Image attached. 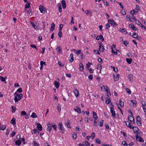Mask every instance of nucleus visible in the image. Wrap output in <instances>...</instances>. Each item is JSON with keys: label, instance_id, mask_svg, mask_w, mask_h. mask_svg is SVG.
Returning <instances> with one entry per match:
<instances>
[{"label": "nucleus", "instance_id": "obj_1", "mask_svg": "<svg viewBox=\"0 0 146 146\" xmlns=\"http://www.w3.org/2000/svg\"><path fill=\"white\" fill-rule=\"evenodd\" d=\"M15 94H16V96H15L14 99L15 102H17L18 101L21 100L23 98V94H17L16 92L15 93Z\"/></svg>", "mask_w": 146, "mask_h": 146}, {"label": "nucleus", "instance_id": "obj_2", "mask_svg": "<svg viewBox=\"0 0 146 146\" xmlns=\"http://www.w3.org/2000/svg\"><path fill=\"white\" fill-rule=\"evenodd\" d=\"M141 120V119L140 117L137 116L136 117V123L137 125L139 126H141L142 125Z\"/></svg>", "mask_w": 146, "mask_h": 146}, {"label": "nucleus", "instance_id": "obj_3", "mask_svg": "<svg viewBox=\"0 0 146 146\" xmlns=\"http://www.w3.org/2000/svg\"><path fill=\"white\" fill-rule=\"evenodd\" d=\"M128 119L131 122H133V123H135V119L133 117L131 116H129L128 117Z\"/></svg>", "mask_w": 146, "mask_h": 146}, {"label": "nucleus", "instance_id": "obj_4", "mask_svg": "<svg viewBox=\"0 0 146 146\" xmlns=\"http://www.w3.org/2000/svg\"><path fill=\"white\" fill-rule=\"evenodd\" d=\"M47 126L48 128L47 130V131H50L52 128V124L51 122H49L48 123V124Z\"/></svg>", "mask_w": 146, "mask_h": 146}, {"label": "nucleus", "instance_id": "obj_5", "mask_svg": "<svg viewBox=\"0 0 146 146\" xmlns=\"http://www.w3.org/2000/svg\"><path fill=\"white\" fill-rule=\"evenodd\" d=\"M110 112L111 113L113 117L115 116V112L114 111V109L113 107H111L110 108Z\"/></svg>", "mask_w": 146, "mask_h": 146}, {"label": "nucleus", "instance_id": "obj_6", "mask_svg": "<svg viewBox=\"0 0 146 146\" xmlns=\"http://www.w3.org/2000/svg\"><path fill=\"white\" fill-rule=\"evenodd\" d=\"M108 22L109 23H110L111 25H117V24L113 20H110V19H108Z\"/></svg>", "mask_w": 146, "mask_h": 146}, {"label": "nucleus", "instance_id": "obj_7", "mask_svg": "<svg viewBox=\"0 0 146 146\" xmlns=\"http://www.w3.org/2000/svg\"><path fill=\"white\" fill-rule=\"evenodd\" d=\"M63 127L62 123L61 122H59L58 125V128L59 129L61 130L62 132L63 133L64 132V130L62 129V127Z\"/></svg>", "mask_w": 146, "mask_h": 146}, {"label": "nucleus", "instance_id": "obj_8", "mask_svg": "<svg viewBox=\"0 0 146 146\" xmlns=\"http://www.w3.org/2000/svg\"><path fill=\"white\" fill-rule=\"evenodd\" d=\"M115 45L114 44H113L112 47L111 48V52L112 53H113L114 54H115V55H117V51H115L113 49V48H115Z\"/></svg>", "mask_w": 146, "mask_h": 146}, {"label": "nucleus", "instance_id": "obj_9", "mask_svg": "<svg viewBox=\"0 0 146 146\" xmlns=\"http://www.w3.org/2000/svg\"><path fill=\"white\" fill-rule=\"evenodd\" d=\"M129 26L130 28H131V29L134 31H135L137 30L136 28L133 25L130 24L129 25Z\"/></svg>", "mask_w": 146, "mask_h": 146}, {"label": "nucleus", "instance_id": "obj_10", "mask_svg": "<svg viewBox=\"0 0 146 146\" xmlns=\"http://www.w3.org/2000/svg\"><path fill=\"white\" fill-rule=\"evenodd\" d=\"M79 70L81 71H83L84 70V66L82 63H80L79 64Z\"/></svg>", "mask_w": 146, "mask_h": 146}, {"label": "nucleus", "instance_id": "obj_11", "mask_svg": "<svg viewBox=\"0 0 146 146\" xmlns=\"http://www.w3.org/2000/svg\"><path fill=\"white\" fill-rule=\"evenodd\" d=\"M10 122L13 125H16V119L13 117L11 120Z\"/></svg>", "mask_w": 146, "mask_h": 146}, {"label": "nucleus", "instance_id": "obj_12", "mask_svg": "<svg viewBox=\"0 0 146 146\" xmlns=\"http://www.w3.org/2000/svg\"><path fill=\"white\" fill-rule=\"evenodd\" d=\"M113 75L114 77V80L115 81H116L118 80L119 78V74H118L116 75V74H114Z\"/></svg>", "mask_w": 146, "mask_h": 146}, {"label": "nucleus", "instance_id": "obj_13", "mask_svg": "<svg viewBox=\"0 0 146 146\" xmlns=\"http://www.w3.org/2000/svg\"><path fill=\"white\" fill-rule=\"evenodd\" d=\"M124 122L125 123L127 127H128L130 129L132 128L133 126L131 125L130 123L128 122H127L125 121H124Z\"/></svg>", "mask_w": 146, "mask_h": 146}, {"label": "nucleus", "instance_id": "obj_14", "mask_svg": "<svg viewBox=\"0 0 146 146\" xmlns=\"http://www.w3.org/2000/svg\"><path fill=\"white\" fill-rule=\"evenodd\" d=\"M54 84L56 88H58L59 87V83L58 82L56 81H54Z\"/></svg>", "mask_w": 146, "mask_h": 146}, {"label": "nucleus", "instance_id": "obj_15", "mask_svg": "<svg viewBox=\"0 0 146 146\" xmlns=\"http://www.w3.org/2000/svg\"><path fill=\"white\" fill-rule=\"evenodd\" d=\"M133 130V131L135 133H138V131H139V129L136 127H132V128Z\"/></svg>", "mask_w": 146, "mask_h": 146}, {"label": "nucleus", "instance_id": "obj_16", "mask_svg": "<svg viewBox=\"0 0 146 146\" xmlns=\"http://www.w3.org/2000/svg\"><path fill=\"white\" fill-rule=\"evenodd\" d=\"M74 93L76 97H78L79 95V92L77 89H75L74 91Z\"/></svg>", "mask_w": 146, "mask_h": 146}, {"label": "nucleus", "instance_id": "obj_17", "mask_svg": "<svg viewBox=\"0 0 146 146\" xmlns=\"http://www.w3.org/2000/svg\"><path fill=\"white\" fill-rule=\"evenodd\" d=\"M21 141L20 140L18 139L15 141V144L16 145L19 146L21 143Z\"/></svg>", "mask_w": 146, "mask_h": 146}, {"label": "nucleus", "instance_id": "obj_18", "mask_svg": "<svg viewBox=\"0 0 146 146\" xmlns=\"http://www.w3.org/2000/svg\"><path fill=\"white\" fill-rule=\"evenodd\" d=\"M128 78L131 82L133 81V76L132 74H129Z\"/></svg>", "mask_w": 146, "mask_h": 146}, {"label": "nucleus", "instance_id": "obj_19", "mask_svg": "<svg viewBox=\"0 0 146 146\" xmlns=\"http://www.w3.org/2000/svg\"><path fill=\"white\" fill-rule=\"evenodd\" d=\"M44 7L43 5H40L39 7V9L41 13H43Z\"/></svg>", "mask_w": 146, "mask_h": 146}, {"label": "nucleus", "instance_id": "obj_20", "mask_svg": "<svg viewBox=\"0 0 146 146\" xmlns=\"http://www.w3.org/2000/svg\"><path fill=\"white\" fill-rule=\"evenodd\" d=\"M84 146H90V144L87 141H85L83 142L82 143Z\"/></svg>", "mask_w": 146, "mask_h": 146}, {"label": "nucleus", "instance_id": "obj_21", "mask_svg": "<svg viewBox=\"0 0 146 146\" xmlns=\"http://www.w3.org/2000/svg\"><path fill=\"white\" fill-rule=\"evenodd\" d=\"M37 127L39 131H41L42 130V127L40 123H38L37 125Z\"/></svg>", "mask_w": 146, "mask_h": 146}, {"label": "nucleus", "instance_id": "obj_22", "mask_svg": "<svg viewBox=\"0 0 146 146\" xmlns=\"http://www.w3.org/2000/svg\"><path fill=\"white\" fill-rule=\"evenodd\" d=\"M43 64L45 65H46L45 62H43L42 61H41L40 62V65L41 66L40 68V70H42L43 69L42 65Z\"/></svg>", "mask_w": 146, "mask_h": 146}, {"label": "nucleus", "instance_id": "obj_23", "mask_svg": "<svg viewBox=\"0 0 146 146\" xmlns=\"http://www.w3.org/2000/svg\"><path fill=\"white\" fill-rule=\"evenodd\" d=\"M56 49L58 53H60L61 52L62 50L61 47L58 46L56 48Z\"/></svg>", "mask_w": 146, "mask_h": 146}, {"label": "nucleus", "instance_id": "obj_24", "mask_svg": "<svg viewBox=\"0 0 146 146\" xmlns=\"http://www.w3.org/2000/svg\"><path fill=\"white\" fill-rule=\"evenodd\" d=\"M131 103L133 104V107H135L136 106L137 102L136 101L134 100H131Z\"/></svg>", "mask_w": 146, "mask_h": 146}, {"label": "nucleus", "instance_id": "obj_25", "mask_svg": "<svg viewBox=\"0 0 146 146\" xmlns=\"http://www.w3.org/2000/svg\"><path fill=\"white\" fill-rule=\"evenodd\" d=\"M93 117L95 119V120H97L98 119V117L96 113L93 111Z\"/></svg>", "mask_w": 146, "mask_h": 146}, {"label": "nucleus", "instance_id": "obj_26", "mask_svg": "<svg viewBox=\"0 0 146 146\" xmlns=\"http://www.w3.org/2000/svg\"><path fill=\"white\" fill-rule=\"evenodd\" d=\"M102 69V66L101 65L98 64L97 65V69H100V71L99 72L100 73H101V70Z\"/></svg>", "mask_w": 146, "mask_h": 146}, {"label": "nucleus", "instance_id": "obj_27", "mask_svg": "<svg viewBox=\"0 0 146 146\" xmlns=\"http://www.w3.org/2000/svg\"><path fill=\"white\" fill-rule=\"evenodd\" d=\"M107 95L108 96V99H107V100H106V104H109L110 102H111V100L109 99V95L108 94V93L107 94Z\"/></svg>", "mask_w": 146, "mask_h": 146}, {"label": "nucleus", "instance_id": "obj_28", "mask_svg": "<svg viewBox=\"0 0 146 146\" xmlns=\"http://www.w3.org/2000/svg\"><path fill=\"white\" fill-rule=\"evenodd\" d=\"M55 24L54 23H52L51 25V28H50V30L51 31H52L54 30L55 27Z\"/></svg>", "mask_w": 146, "mask_h": 146}, {"label": "nucleus", "instance_id": "obj_29", "mask_svg": "<svg viewBox=\"0 0 146 146\" xmlns=\"http://www.w3.org/2000/svg\"><path fill=\"white\" fill-rule=\"evenodd\" d=\"M137 10L135 9H133L130 12V13L132 15H133V14H135V13H137L138 12H136V11Z\"/></svg>", "mask_w": 146, "mask_h": 146}, {"label": "nucleus", "instance_id": "obj_30", "mask_svg": "<svg viewBox=\"0 0 146 146\" xmlns=\"http://www.w3.org/2000/svg\"><path fill=\"white\" fill-rule=\"evenodd\" d=\"M126 60L127 63L129 64H131L132 61V60L131 58H127L126 59Z\"/></svg>", "mask_w": 146, "mask_h": 146}, {"label": "nucleus", "instance_id": "obj_31", "mask_svg": "<svg viewBox=\"0 0 146 146\" xmlns=\"http://www.w3.org/2000/svg\"><path fill=\"white\" fill-rule=\"evenodd\" d=\"M99 44L100 45V46L99 48V50L101 49V47H102V48H103V49H104V47L103 45L102 44V43L101 42H99Z\"/></svg>", "mask_w": 146, "mask_h": 146}, {"label": "nucleus", "instance_id": "obj_32", "mask_svg": "<svg viewBox=\"0 0 146 146\" xmlns=\"http://www.w3.org/2000/svg\"><path fill=\"white\" fill-rule=\"evenodd\" d=\"M135 22L136 24H137L138 25L140 26L141 25V23L137 19H135Z\"/></svg>", "mask_w": 146, "mask_h": 146}, {"label": "nucleus", "instance_id": "obj_33", "mask_svg": "<svg viewBox=\"0 0 146 146\" xmlns=\"http://www.w3.org/2000/svg\"><path fill=\"white\" fill-rule=\"evenodd\" d=\"M92 64V63L90 62H88V64H87L86 66V68L87 70H88L90 67V65Z\"/></svg>", "mask_w": 146, "mask_h": 146}, {"label": "nucleus", "instance_id": "obj_34", "mask_svg": "<svg viewBox=\"0 0 146 146\" xmlns=\"http://www.w3.org/2000/svg\"><path fill=\"white\" fill-rule=\"evenodd\" d=\"M31 117L33 118L37 117V116L35 113H33L31 115Z\"/></svg>", "mask_w": 146, "mask_h": 146}, {"label": "nucleus", "instance_id": "obj_35", "mask_svg": "<svg viewBox=\"0 0 146 146\" xmlns=\"http://www.w3.org/2000/svg\"><path fill=\"white\" fill-rule=\"evenodd\" d=\"M119 31L122 32H123L124 33L125 32H126V34L127 33V32L126 31V30L125 28L123 29H121L120 28L119 29Z\"/></svg>", "mask_w": 146, "mask_h": 146}, {"label": "nucleus", "instance_id": "obj_36", "mask_svg": "<svg viewBox=\"0 0 146 146\" xmlns=\"http://www.w3.org/2000/svg\"><path fill=\"white\" fill-rule=\"evenodd\" d=\"M0 80L1 81L3 82H5V83H7L6 82H5V79L3 76H0Z\"/></svg>", "mask_w": 146, "mask_h": 146}, {"label": "nucleus", "instance_id": "obj_37", "mask_svg": "<svg viewBox=\"0 0 146 146\" xmlns=\"http://www.w3.org/2000/svg\"><path fill=\"white\" fill-rule=\"evenodd\" d=\"M138 35L135 32L133 33V35H132V37L134 38H137L138 37Z\"/></svg>", "mask_w": 146, "mask_h": 146}, {"label": "nucleus", "instance_id": "obj_38", "mask_svg": "<svg viewBox=\"0 0 146 146\" xmlns=\"http://www.w3.org/2000/svg\"><path fill=\"white\" fill-rule=\"evenodd\" d=\"M30 7V3L27 2L25 5V8H29Z\"/></svg>", "mask_w": 146, "mask_h": 146}, {"label": "nucleus", "instance_id": "obj_39", "mask_svg": "<svg viewBox=\"0 0 146 146\" xmlns=\"http://www.w3.org/2000/svg\"><path fill=\"white\" fill-rule=\"evenodd\" d=\"M6 127L5 125L2 126L0 127V130L3 131L6 129Z\"/></svg>", "mask_w": 146, "mask_h": 146}, {"label": "nucleus", "instance_id": "obj_40", "mask_svg": "<svg viewBox=\"0 0 146 146\" xmlns=\"http://www.w3.org/2000/svg\"><path fill=\"white\" fill-rule=\"evenodd\" d=\"M119 104L120 106L121 107H123L124 106L123 103L122 102L121 100V99L119 100Z\"/></svg>", "mask_w": 146, "mask_h": 146}, {"label": "nucleus", "instance_id": "obj_41", "mask_svg": "<svg viewBox=\"0 0 146 146\" xmlns=\"http://www.w3.org/2000/svg\"><path fill=\"white\" fill-rule=\"evenodd\" d=\"M126 18L127 19H128L129 20L128 21H130L131 22H133V21L132 20V19H131V17H130V16L129 15H127L126 16Z\"/></svg>", "mask_w": 146, "mask_h": 146}, {"label": "nucleus", "instance_id": "obj_42", "mask_svg": "<svg viewBox=\"0 0 146 146\" xmlns=\"http://www.w3.org/2000/svg\"><path fill=\"white\" fill-rule=\"evenodd\" d=\"M65 125H66V126L67 127L70 129L71 128V127L70 125V123H69V121L66 123Z\"/></svg>", "mask_w": 146, "mask_h": 146}, {"label": "nucleus", "instance_id": "obj_43", "mask_svg": "<svg viewBox=\"0 0 146 146\" xmlns=\"http://www.w3.org/2000/svg\"><path fill=\"white\" fill-rule=\"evenodd\" d=\"M76 108L77 109V110H78L77 112L79 113H81V110L80 108L78 107V106H76Z\"/></svg>", "mask_w": 146, "mask_h": 146}, {"label": "nucleus", "instance_id": "obj_44", "mask_svg": "<svg viewBox=\"0 0 146 146\" xmlns=\"http://www.w3.org/2000/svg\"><path fill=\"white\" fill-rule=\"evenodd\" d=\"M103 120H101L99 124H98V125H100V127H102L103 125Z\"/></svg>", "mask_w": 146, "mask_h": 146}, {"label": "nucleus", "instance_id": "obj_45", "mask_svg": "<svg viewBox=\"0 0 146 146\" xmlns=\"http://www.w3.org/2000/svg\"><path fill=\"white\" fill-rule=\"evenodd\" d=\"M123 44L125 46H127L129 42L127 40H125L123 41Z\"/></svg>", "mask_w": 146, "mask_h": 146}, {"label": "nucleus", "instance_id": "obj_46", "mask_svg": "<svg viewBox=\"0 0 146 146\" xmlns=\"http://www.w3.org/2000/svg\"><path fill=\"white\" fill-rule=\"evenodd\" d=\"M103 86L104 87V89L105 90V91L108 93V91L109 90L107 86Z\"/></svg>", "mask_w": 146, "mask_h": 146}, {"label": "nucleus", "instance_id": "obj_47", "mask_svg": "<svg viewBox=\"0 0 146 146\" xmlns=\"http://www.w3.org/2000/svg\"><path fill=\"white\" fill-rule=\"evenodd\" d=\"M58 6L59 8V11L60 12H62V8L61 7V4H58Z\"/></svg>", "mask_w": 146, "mask_h": 146}, {"label": "nucleus", "instance_id": "obj_48", "mask_svg": "<svg viewBox=\"0 0 146 146\" xmlns=\"http://www.w3.org/2000/svg\"><path fill=\"white\" fill-rule=\"evenodd\" d=\"M58 36H59L60 38H61L62 37V32L61 31H59V32L58 33Z\"/></svg>", "mask_w": 146, "mask_h": 146}, {"label": "nucleus", "instance_id": "obj_49", "mask_svg": "<svg viewBox=\"0 0 146 146\" xmlns=\"http://www.w3.org/2000/svg\"><path fill=\"white\" fill-rule=\"evenodd\" d=\"M12 112L13 113L16 110V108L14 107V106H12Z\"/></svg>", "mask_w": 146, "mask_h": 146}, {"label": "nucleus", "instance_id": "obj_50", "mask_svg": "<svg viewBox=\"0 0 146 146\" xmlns=\"http://www.w3.org/2000/svg\"><path fill=\"white\" fill-rule=\"evenodd\" d=\"M61 108L60 105L59 104H58L57 107V109L59 111H60Z\"/></svg>", "mask_w": 146, "mask_h": 146}, {"label": "nucleus", "instance_id": "obj_51", "mask_svg": "<svg viewBox=\"0 0 146 146\" xmlns=\"http://www.w3.org/2000/svg\"><path fill=\"white\" fill-rule=\"evenodd\" d=\"M135 9L137 10L136 11V12H138L139 11L140 9L139 8V6L138 5H137L136 6V8Z\"/></svg>", "mask_w": 146, "mask_h": 146}, {"label": "nucleus", "instance_id": "obj_52", "mask_svg": "<svg viewBox=\"0 0 146 146\" xmlns=\"http://www.w3.org/2000/svg\"><path fill=\"white\" fill-rule=\"evenodd\" d=\"M125 90L129 94H131V91L128 88H126L125 89Z\"/></svg>", "mask_w": 146, "mask_h": 146}, {"label": "nucleus", "instance_id": "obj_53", "mask_svg": "<svg viewBox=\"0 0 146 146\" xmlns=\"http://www.w3.org/2000/svg\"><path fill=\"white\" fill-rule=\"evenodd\" d=\"M17 91L19 93H21L22 92V89L21 88H20L18 89Z\"/></svg>", "mask_w": 146, "mask_h": 146}, {"label": "nucleus", "instance_id": "obj_54", "mask_svg": "<svg viewBox=\"0 0 146 146\" xmlns=\"http://www.w3.org/2000/svg\"><path fill=\"white\" fill-rule=\"evenodd\" d=\"M122 143L124 146L126 145V146H127V145L126 143V142L125 141H123L122 142Z\"/></svg>", "mask_w": 146, "mask_h": 146}, {"label": "nucleus", "instance_id": "obj_55", "mask_svg": "<svg viewBox=\"0 0 146 146\" xmlns=\"http://www.w3.org/2000/svg\"><path fill=\"white\" fill-rule=\"evenodd\" d=\"M77 134L76 133H73L72 135V137L73 139H76L77 137Z\"/></svg>", "mask_w": 146, "mask_h": 146}, {"label": "nucleus", "instance_id": "obj_56", "mask_svg": "<svg viewBox=\"0 0 146 146\" xmlns=\"http://www.w3.org/2000/svg\"><path fill=\"white\" fill-rule=\"evenodd\" d=\"M100 39H101L102 42H103L104 40V39L103 38V36L102 35H100Z\"/></svg>", "mask_w": 146, "mask_h": 146}, {"label": "nucleus", "instance_id": "obj_57", "mask_svg": "<svg viewBox=\"0 0 146 146\" xmlns=\"http://www.w3.org/2000/svg\"><path fill=\"white\" fill-rule=\"evenodd\" d=\"M93 139H94L95 137V133L94 132H92L91 134V136H90Z\"/></svg>", "mask_w": 146, "mask_h": 146}, {"label": "nucleus", "instance_id": "obj_58", "mask_svg": "<svg viewBox=\"0 0 146 146\" xmlns=\"http://www.w3.org/2000/svg\"><path fill=\"white\" fill-rule=\"evenodd\" d=\"M26 114V112L25 111H22L21 112V115H25Z\"/></svg>", "mask_w": 146, "mask_h": 146}, {"label": "nucleus", "instance_id": "obj_59", "mask_svg": "<svg viewBox=\"0 0 146 146\" xmlns=\"http://www.w3.org/2000/svg\"><path fill=\"white\" fill-rule=\"evenodd\" d=\"M85 12L86 13V14L87 15L89 13L90 14H92V12L90 11H86Z\"/></svg>", "mask_w": 146, "mask_h": 146}, {"label": "nucleus", "instance_id": "obj_60", "mask_svg": "<svg viewBox=\"0 0 146 146\" xmlns=\"http://www.w3.org/2000/svg\"><path fill=\"white\" fill-rule=\"evenodd\" d=\"M88 78L90 80H92L93 79V75L90 74L88 76Z\"/></svg>", "mask_w": 146, "mask_h": 146}, {"label": "nucleus", "instance_id": "obj_61", "mask_svg": "<svg viewBox=\"0 0 146 146\" xmlns=\"http://www.w3.org/2000/svg\"><path fill=\"white\" fill-rule=\"evenodd\" d=\"M33 144L34 146H38V144H37L35 141H34L33 142Z\"/></svg>", "mask_w": 146, "mask_h": 146}, {"label": "nucleus", "instance_id": "obj_62", "mask_svg": "<svg viewBox=\"0 0 146 146\" xmlns=\"http://www.w3.org/2000/svg\"><path fill=\"white\" fill-rule=\"evenodd\" d=\"M122 14L123 15H125L126 14V12L125 10H122Z\"/></svg>", "mask_w": 146, "mask_h": 146}, {"label": "nucleus", "instance_id": "obj_63", "mask_svg": "<svg viewBox=\"0 0 146 146\" xmlns=\"http://www.w3.org/2000/svg\"><path fill=\"white\" fill-rule=\"evenodd\" d=\"M110 27V25L109 23H108L106 24V29H108Z\"/></svg>", "mask_w": 146, "mask_h": 146}, {"label": "nucleus", "instance_id": "obj_64", "mask_svg": "<svg viewBox=\"0 0 146 146\" xmlns=\"http://www.w3.org/2000/svg\"><path fill=\"white\" fill-rule=\"evenodd\" d=\"M142 107L144 112H146V108L145 107V106L143 105Z\"/></svg>", "mask_w": 146, "mask_h": 146}]
</instances>
